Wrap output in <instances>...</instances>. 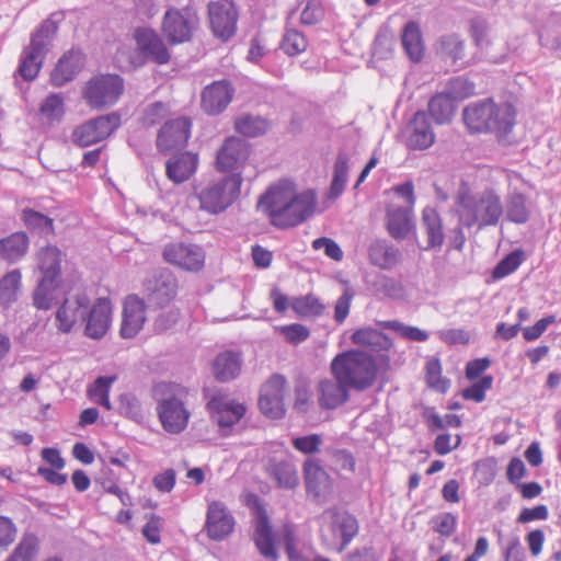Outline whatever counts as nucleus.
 Here are the masks:
<instances>
[{
	"label": "nucleus",
	"mask_w": 561,
	"mask_h": 561,
	"mask_svg": "<svg viewBox=\"0 0 561 561\" xmlns=\"http://www.w3.org/2000/svg\"><path fill=\"white\" fill-rule=\"evenodd\" d=\"M146 322V304L137 295H128L123 305L121 336L133 339Z\"/></svg>",
	"instance_id": "6ab92c4d"
},
{
	"label": "nucleus",
	"mask_w": 561,
	"mask_h": 561,
	"mask_svg": "<svg viewBox=\"0 0 561 561\" xmlns=\"http://www.w3.org/2000/svg\"><path fill=\"white\" fill-rule=\"evenodd\" d=\"M84 65L83 55L79 49H70L58 60L51 72V83L62 87L75 79Z\"/></svg>",
	"instance_id": "393cba45"
},
{
	"label": "nucleus",
	"mask_w": 561,
	"mask_h": 561,
	"mask_svg": "<svg viewBox=\"0 0 561 561\" xmlns=\"http://www.w3.org/2000/svg\"><path fill=\"white\" fill-rule=\"evenodd\" d=\"M401 43L407 56L413 62H419L424 56L422 32L416 22H408L401 34Z\"/></svg>",
	"instance_id": "2f4dec72"
},
{
	"label": "nucleus",
	"mask_w": 561,
	"mask_h": 561,
	"mask_svg": "<svg viewBox=\"0 0 561 561\" xmlns=\"http://www.w3.org/2000/svg\"><path fill=\"white\" fill-rule=\"evenodd\" d=\"M317 195L313 190L296 193L290 183L272 185L259 199L257 209L279 229L296 227L314 211Z\"/></svg>",
	"instance_id": "f257e3e1"
},
{
	"label": "nucleus",
	"mask_w": 561,
	"mask_h": 561,
	"mask_svg": "<svg viewBox=\"0 0 561 561\" xmlns=\"http://www.w3.org/2000/svg\"><path fill=\"white\" fill-rule=\"evenodd\" d=\"M290 307L299 317H319L325 308L320 299L311 294L295 297L290 302Z\"/></svg>",
	"instance_id": "c03bdc74"
},
{
	"label": "nucleus",
	"mask_w": 561,
	"mask_h": 561,
	"mask_svg": "<svg viewBox=\"0 0 561 561\" xmlns=\"http://www.w3.org/2000/svg\"><path fill=\"white\" fill-rule=\"evenodd\" d=\"M457 213L460 225L467 228L477 225L481 230L500 222L503 204L493 190H485L478 195L461 191L457 197Z\"/></svg>",
	"instance_id": "7ed1b4c3"
},
{
	"label": "nucleus",
	"mask_w": 561,
	"mask_h": 561,
	"mask_svg": "<svg viewBox=\"0 0 561 561\" xmlns=\"http://www.w3.org/2000/svg\"><path fill=\"white\" fill-rule=\"evenodd\" d=\"M399 250L388 244L386 241H376L369 247V257L373 264L389 268L394 265L399 259Z\"/></svg>",
	"instance_id": "79ce46f5"
},
{
	"label": "nucleus",
	"mask_w": 561,
	"mask_h": 561,
	"mask_svg": "<svg viewBox=\"0 0 561 561\" xmlns=\"http://www.w3.org/2000/svg\"><path fill=\"white\" fill-rule=\"evenodd\" d=\"M304 476L307 491L321 496L329 485V476L316 459L308 458L304 462Z\"/></svg>",
	"instance_id": "7c9ffc66"
},
{
	"label": "nucleus",
	"mask_w": 561,
	"mask_h": 561,
	"mask_svg": "<svg viewBox=\"0 0 561 561\" xmlns=\"http://www.w3.org/2000/svg\"><path fill=\"white\" fill-rule=\"evenodd\" d=\"M457 524V515L449 512L439 513L431 519L432 529L443 537H450L455 533Z\"/></svg>",
	"instance_id": "5fc2aeb1"
},
{
	"label": "nucleus",
	"mask_w": 561,
	"mask_h": 561,
	"mask_svg": "<svg viewBox=\"0 0 561 561\" xmlns=\"http://www.w3.org/2000/svg\"><path fill=\"white\" fill-rule=\"evenodd\" d=\"M426 382L430 388L440 392H446L449 388V380L442 377L440 360L433 357L426 362Z\"/></svg>",
	"instance_id": "8fccbe9b"
},
{
	"label": "nucleus",
	"mask_w": 561,
	"mask_h": 561,
	"mask_svg": "<svg viewBox=\"0 0 561 561\" xmlns=\"http://www.w3.org/2000/svg\"><path fill=\"white\" fill-rule=\"evenodd\" d=\"M121 413L134 421H140L144 416L139 400L130 393L121 396Z\"/></svg>",
	"instance_id": "69168bd1"
},
{
	"label": "nucleus",
	"mask_w": 561,
	"mask_h": 561,
	"mask_svg": "<svg viewBox=\"0 0 561 561\" xmlns=\"http://www.w3.org/2000/svg\"><path fill=\"white\" fill-rule=\"evenodd\" d=\"M25 225L31 229H38L41 231H49L53 229V220L46 215L33 209H26L23 213Z\"/></svg>",
	"instance_id": "0e129e2a"
},
{
	"label": "nucleus",
	"mask_w": 561,
	"mask_h": 561,
	"mask_svg": "<svg viewBox=\"0 0 561 561\" xmlns=\"http://www.w3.org/2000/svg\"><path fill=\"white\" fill-rule=\"evenodd\" d=\"M252 540L264 559L278 560L279 554L275 547L273 528L266 512L262 508L257 510L255 515Z\"/></svg>",
	"instance_id": "412c9836"
},
{
	"label": "nucleus",
	"mask_w": 561,
	"mask_h": 561,
	"mask_svg": "<svg viewBox=\"0 0 561 561\" xmlns=\"http://www.w3.org/2000/svg\"><path fill=\"white\" fill-rule=\"evenodd\" d=\"M334 378L348 385L352 389L363 391L371 387L377 378L378 366L367 352L348 350L339 353L331 362Z\"/></svg>",
	"instance_id": "20e7f679"
},
{
	"label": "nucleus",
	"mask_w": 561,
	"mask_h": 561,
	"mask_svg": "<svg viewBox=\"0 0 561 561\" xmlns=\"http://www.w3.org/2000/svg\"><path fill=\"white\" fill-rule=\"evenodd\" d=\"M168 112L169 108L163 102L151 103L145 110L142 122L146 126H154L168 115Z\"/></svg>",
	"instance_id": "338daca9"
},
{
	"label": "nucleus",
	"mask_w": 561,
	"mask_h": 561,
	"mask_svg": "<svg viewBox=\"0 0 561 561\" xmlns=\"http://www.w3.org/2000/svg\"><path fill=\"white\" fill-rule=\"evenodd\" d=\"M208 16L215 36L227 41L234 35L238 12L232 2L226 0L209 2Z\"/></svg>",
	"instance_id": "2eb2a0df"
},
{
	"label": "nucleus",
	"mask_w": 561,
	"mask_h": 561,
	"mask_svg": "<svg viewBox=\"0 0 561 561\" xmlns=\"http://www.w3.org/2000/svg\"><path fill=\"white\" fill-rule=\"evenodd\" d=\"M516 112L512 104H496L485 99L469 104L463 110V121L476 133L492 131L499 137L510 134L515 125Z\"/></svg>",
	"instance_id": "f03ea898"
},
{
	"label": "nucleus",
	"mask_w": 561,
	"mask_h": 561,
	"mask_svg": "<svg viewBox=\"0 0 561 561\" xmlns=\"http://www.w3.org/2000/svg\"><path fill=\"white\" fill-rule=\"evenodd\" d=\"M348 174V159L346 154L340 153L334 163L333 179L330 185L329 196L339 197L346 185Z\"/></svg>",
	"instance_id": "a18cd8bd"
},
{
	"label": "nucleus",
	"mask_w": 561,
	"mask_h": 561,
	"mask_svg": "<svg viewBox=\"0 0 561 561\" xmlns=\"http://www.w3.org/2000/svg\"><path fill=\"white\" fill-rule=\"evenodd\" d=\"M50 27L55 28L51 22L46 21L31 37L30 45L22 51L18 68L19 75L26 81L34 80L43 64L46 54Z\"/></svg>",
	"instance_id": "9d476101"
},
{
	"label": "nucleus",
	"mask_w": 561,
	"mask_h": 561,
	"mask_svg": "<svg viewBox=\"0 0 561 561\" xmlns=\"http://www.w3.org/2000/svg\"><path fill=\"white\" fill-rule=\"evenodd\" d=\"M354 296L355 294L351 288H345L335 301L333 318L336 323L342 324L346 320Z\"/></svg>",
	"instance_id": "e2e57ef3"
},
{
	"label": "nucleus",
	"mask_w": 561,
	"mask_h": 561,
	"mask_svg": "<svg viewBox=\"0 0 561 561\" xmlns=\"http://www.w3.org/2000/svg\"><path fill=\"white\" fill-rule=\"evenodd\" d=\"M234 89L228 80L214 81L202 92V108L209 115H218L232 101Z\"/></svg>",
	"instance_id": "4be33fe9"
},
{
	"label": "nucleus",
	"mask_w": 561,
	"mask_h": 561,
	"mask_svg": "<svg viewBox=\"0 0 561 561\" xmlns=\"http://www.w3.org/2000/svg\"><path fill=\"white\" fill-rule=\"evenodd\" d=\"M137 50L130 51L129 64L131 68H139L151 61L165 65L170 60V53L156 32L149 28H138L135 33Z\"/></svg>",
	"instance_id": "6e6552de"
},
{
	"label": "nucleus",
	"mask_w": 561,
	"mask_h": 561,
	"mask_svg": "<svg viewBox=\"0 0 561 561\" xmlns=\"http://www.w3.org/2000/svg\"><path fill=\"white\" fill-rule=\"evenodd\" d=\"M437 54L454 65L463 64L465 42L456 34L444 35L439 38Z\"/></svg>",
	"instance_id": "ea45409f"
},
{
	"label": "nucleus",
	"mask_w": 561,
	"mask_h": 561,
	"mask_svg": "<svg viewBox=\"0 0 561 561\" xmlns=\"http://www.w3.org/2000/svg\"><path fill=\"white\" fill-rule=\"evenodd\" d=\"M523 262V252L520 250H514L505 255L494 267V278H503L513 272H515Z\"/></svg>",
	"instance_id": "6e6d98bb"
},
{
	"label": "nucleus",
	"mask_w": 561,
	"mask_h": 561,
	"mask_svg": "<svg viewBox=\"0 0 561 561\" xmlns=\"http://www.w3.org/2000/svg\"><path fill=\"white\" fill-rule=\"evenodd\" d=\"M314 250H323L324 254L334 261H341L343 259V251L341 247L333 240L327 237H321L312 242Z\"/></svg>",
	"instance_id": "774afa93"
},
{
	"label": "nucleus",
	"mask_w": 561,
	"mask_h": 561,
	"mask_svg": "<svg viewBox=\"0 0 561 561\" xmlns=\"http://www.w3.org/2000/svg\"><path fill=\"white\" fill-rule=\"evenodd\" d=\"M157 412L162 427L171 434L183 432L191 415L182 400L175 397L161 400L157 405Z\"/></svg>",
	"instance_id": "dca6fc26"
},
{
	"label": "nucleus",
	"mask_w": 561,
	"mask_h": 561,
	"mask_svg": "<svg viewBox=\"0 0 561 561\" xmlns=\"http://www.w3.org/2000/svg\"><path fill=\"white\" fill-rule=\"evenodd\" d=\"M198 157L192 152L173 156L165 163L168 179L174 184L187 181L197 170Z\"/></svg>",
	"instance_id": "a878e982"
},
{
	"label": "nucleus",
	"mask_w": 561,
	"mask_h": 561,
	"mask_svg": "<svg viewBox=\"0 0 561 561\" xmlns=\"http://www.w3.org/2000/svg\"><path fill=\"white\" fill-rule=\"evenodd\" d=\"M89 305L90 298L84 293L65 298L55 313L57 331L69 334L79 322L83 323Z\"/></svg>",
	"instance_id": "f8f14e48"
},
{
	"label": "nucleus",
	"mask_w": 561,
	"mask_h": 561,
	"mask_svg": "<svg viewBox=\"0 0 561 561\" xmlns=\"http://www.w3.org/2000/svg\"><path fill=\"white\" fill-rule=\"evenodd\" d=\"M148 304L157 308L169 305L176 295L178 282L174 274L168 268H159L144 283Z\"/></svg>",
	"instance_id": "9b49d317"
},
{
	"label": "nucleus",
	"mask_w": 561,
	"mask_h": 561,
	"mask_svg": "<svg viewBox=\"0 0 561 561\" xmlns=\"http://www.w3.org/2000/svg\"><path fill=\"white\" fill-rule=\"evenodd\" d=\"M280 48L288 56H296L307 48L305 36L296 30H287L283 36Z\"/></svg>",
	"instance_id": "603ef678"
},
{
	"label": "nucleus",
	"mask_w": 561,
	"mask_h": 561,
	"mask_svg": "<svg viewBox=\"0 0 561 561\" xmlns=\"http://www.w3.org/2000/svg\"><path fill=\"white\" fill-rule=\"evenodd\" d=\"M123 91V78L107 73L90 79L83 90V96L91 107L100 110L115 104Z\"/></svg>",
	"instance_id": "1a4fd4ad"
},
{
	"label": "nucleus",
	"mask_w": 561,
	"mask_h": 561,
	"mask_svg": "<svg viewBox=\"0 0 561 561\" xmlns=\"http://www.w3.org/2000/svg\"><path fill=\"white\" fill-rule=\"evenodd\" d=\"M267 128L266 119L260 116L243 115L236 121V130L247 137L263 135Z\"/></svg>",
	"instance_id": "09e8293b"
},
{
	"label": "nucleus",
	"mask_w": 561,
	"mask_h": 561,
	"mask_svg": "<svg viewBox=\"0 0 561 561\" xmlns=\"http://www.w3.org/2000/svg\"><path fill=\"white\" fill-rule=\"evenodd\" d=\"M234 528V518L219 501H214L208 505L206 515L207 535L211 540L221 541L228 537Z\"/></svg>",
	"instance_id": "aec40b11"
},
{
	"label": "nucleus",
	"mask_w": 561,
	"mask_h": 561,
	"mask_svg": "<svg viewBox=\"0 0 561 561\" xmlns=\"http://www.w3.org/2000/svg\"><path fill=\"white\" fill-rule=\"evenodd\" d=\"M286 379L282 375H273L261 388L259 408L261 412L274 420L285 415L284 390Z\"/></svg>",
	"instance_id": "4468645a"
},
{
	"label": "nucleus",
	"mask_w": 561,
	"mask_h": 561,
	"mask_svg": "<svg viewBox=\"0 0 561 561\" xmlns=\"http://www.w3.org/2000/svg\"><path fill=\"white\" fill-rule=\"evenodd\" d=\"M444 91L457 103L474 93V84L463 77H457L449 80Z\"/></svg>",
	"instance_id": "864d4df0"
},
{
	"label": "nucleus",
	"mask_w": 561,
	"mask_h": 561,
	"mask_svg": "<svg viewBox=\"0 0 561 561\" xmlns=\"http://www.w3.org/2000/svg\"><path fill=\"white\" fill-rule=\"evenodd\" d=\"M456 110V102L445 91L436 93L428 102V112L439 124L448 123Z\"/></svg>",
	"instance_id": "58836bf2"
},
{
	"label": "nucleus",
	"mask_w": 561,
	"mask_h": 561,
	"mask_svg": "<svg viewBox=\"0 0 561 561\" xmlns=\"http://www.w3.org/2000/svg\"><path fill=\"white\" fill-rule=\"evenodd\" d=\"M242 181L241 173H231L195 186L194 194L201 210L210 215L224 213L239 197Z\"/></svg>",
	"instance_id": "39448f33"
},
{
	"label": "nucleus",
	"mask_w": 561,
	"mask_h": 561,
	"mask_svg": "<svg viewBox=\"0 0 561 561\" xmlns=\"http://www.w3.org/2000/svg\"><path fill=\"white\" fill-rule=\"evenodd\" d=\"M72 142L79 147H89L102 141L91 119L78 126L72 133Z\"/></svg>",
	"instance_id": "bf43d9fd"
},
{
	"label": "nucleus",
	"mask_w": 561,
	"mask_h": 561,
	"mask_svg": "<svg viewBox=\"0 0 561 561\" xmlns=\"http://www.w3.org/2000/svg\"><path fill=\"white\" fill-rule=\"evenodd\" d=\"M332 531L335 537L341 539L337 548L342 552L358 533V523L355 517L350 514H335L332 523Z\"/></svg>",
	"instance_id": "4c0bfd02"
},
{
	"label": "nucleus",
	"mask_w": 561,
	"mask_h": 561,
	"mask_svg": "<svg viewBox=\"0 0 561 561\" xmlns=\"http://www.w3.org/2000/svg\"><path fill=\"white\" fill-rule=\"evenodd\" d=\"M249 157L248 142L238 137L227 138L216 156L217 169L224 172L232 171Z\"/></svg>",
	"instance_id": "b1692460"
},
{
	"label": "nucleus",
	"mask_w": 561,
	"mask_h": 561,
	"mask_svg": "<svg viewBox=\"0 0 561 561\" xmlns=\"http://www.w3.org/2000/svg\"><path fill=\"white\" fill-rule=\"evenodd\" d=\"M493 377L490 375L483 376L479 381L462 391V397L466 400L474 402H482L485 398V392L492 387Z\"/></svg>",
	"instance_id": "052dcab7"
},
{
	"label": "nucleus",
	"mask_w": 561,
	"mask_h": 561,
	"mask_svg": "<svg viewBox=\"0 0 561 561\" xmlns=\"http://www.w3.org/2000/svg\"><path fill=\"white\" fill-rule=\"evenodd\" d=\"M407 147L412 150H424L435 141V134L432 129L428 116L419 111L407 126Z\"/></svg>",
	"instance_id": "5701e85b"
},
{
	"label": "nucleus",
	"mask_w": 561,
	"mask_h": 561,
	"mask_svg": "<svg viewBox=\"0 0 561 561\" xmlns=\"http://www.w3.org/2000/svg\"><path fill=\"white\" fill-rule=\"evenodd\" d=\"M101 140L107 138L121 125V116L113 112L91 119Z\"/></svg>",
	"instance_id": "13d9d810"
},
{
	"label": "nucleus",
	"mask_w": 561,
	"mask_h": 561,
	"mask_svg": "<svg viewBox=\"0 0 561 561\" xmlns=\"http://www.w3.org/2000/svg\"><path fill=\"white\" fill-rule=\"evenodd\" d=\"M386 225L389 234L397 240L405 239L413 228L410 211L400 206L388 208L386 214Z\"/></svg>",
	"instance_id": "c756f323"
},
{
	"label": "nucleus",
	"mask_w": 561,
	"mask_h": 561,
	"mask_svg": "<svg viewBox=\"0 0 561 561\" xmlns=\"http://www.w3.org/2000/svg\"><path fill=\"white\" fill-rule=\"evenodd\" d=\"M112 322V306L108 298L100 297L93 305H89L85 319L83 321L84 334L93 340L102 339Z\"/></svg>",
	"instance_id": "f3484780"
},
{
	"label": "nucleus",
	"mask_w": 561,
	"mask_h": 561,
	"mask_svg": "<svg viewBox=\"0 0 561 561\" xmlns=\"http://www.w3.org/2000/svg\"><path fill=\"white\" fill-rule=\"evenodd\" d=\"M22 275L20 270L15 268L8 272L0 279V306L7 308L16 299L21 289Z\"/></svg>",
	"instance_id": "a19ab883"
},
{
	"label": "nucleus",
	"mask_w": 561,
	"mask_h": 561,
	"mask_svg": "<svg viewBox=\"0 0 561 561\" xmlns=\"http://www.w3.org/2000/svg\"><path fill=\"white\" fill-rule=\"evenodd\" d=\"M115 379L116 378L114 376H99L93 386L89 389V396L91 399L107 411L112 409L110 389Z\"/></svg>",
	"instance_id": "de8ad7c7"
},
{
	"label": "nucleus",
	"mask_w": 561,
	"mask_h": 561,
	"mask_svg": "<svg viewBox=\"0 0 561 561\" xmlns=\"http://www.w3.org/2000/svg\"><path fill=\"white\" fill-rule=\"evenodd\" d=\"M382 327L398 332L402 337L410 341L424 342L428 339V333L426 331L421 330L417 327L405 325L396 320L386 321L382 323Z\"/></svg>",
	"instance_id": "4d7b16f0"
},
{
	"label": "nucleus",
	"mask_w": 561,
	"mask_h": 561,
	"mask_svg": "<svg viewBox=\"0 0 561 561\" xmlns=\"http://www.w3.org/2000/svg\"><path fill=\"white\" fill-rule=\"evenodd\" d=\"M374 288L377 295H381L390 299L397 300L404 297V287L402 283L388 276L378 277L374 283Z\"/></svg>",
	"instance_id": "3c124183"
},
{
	"label": "nucleus",
	"mask_w": 561,
	"mask_h": 561,
	"mask_svg": "<svg viewBox=\"0 0 561 561\" xmlns=\"http://www.w3.org/2000/svg\"><path fill=\"white\" fill-rule=\"evenodd\" d=\"M352 341L376 353L388 351L392 346L391 340L385 333L373 328L357 329L352 334Z\"/></svg>",
	"instance_id": "f704fd0d"
},
{
	"label": "nucleus",
	"mask_w": 561,
	"mask_h": 561,
	"mask_svg": "<svg viewBox=\"0 0 561 561\" xmlns=\"http://www.w3.org/2000/svg\"><path fill=\"white\" fill-rule=\"evenodd\" d=\"M163 259L181 270L198 272L205 265V251L201 245L193 243H170L163 249Z\"/></svg>",
	"instance_id": "ddd939ff"
},
{
	"label": "nucleus",
	"mask_w": 561,
	"mask_h": 561,
	"mask_svg": "<svg viewBox=\"0 0 561 561\" xmlns=\"http://www.w3.org/2000/svg\"><path fill=\"white\" fill-rule=\"evenodd\" d=\"M191 127V121L186 117H178L165 122L158 133L157 147L161 151L184 147L190 139Z\"/></svg>",
	"instance_id": "a211bd4d"
},
{
	"label": "nucleus",
	"mask_w": 561,
	"mask_h": 561,
	"mask_svg": "<svg viewBox=\"0 0 561 561\" xmlns=\"http://www.w3.org/2000/svg\"><path fill=\"white\" fill-rule=\"evenodd\" d=\"M505 219L516 225H524L529 220L530 209L527 198L519 192L510 193L503 206Z\"/></svg>",
	"instance_id": "473e14b6"
},
{
	"label": "nucleus",
	"mask_w": 561,
	"mask_h": 561,
	"mask_svg": "<svg viewBox=\"0 0 561 561\" xmlns=\"http://www.w3.org/2000/svg\"><path fill=\"white\" fill-rule=\"evenodd\" d=\"M61 252L55 247H46L38 253V267L42 277L33 293V305L38 310H48L58 301L60 286Z\"/></svg>",
	"instance_id": "423d86ee"
},
{
	"label": "nucleus",
	"mask_w": 561,
	"mask_h": 561,
	"mask_svg": "<svg viewBox=\"0 0 561 561\" xmlns=\"http://www.w3.org/2000/svg\"><path fill=\"white\" fill-rule=\"evenodd\" d=\"M352 389L345 382L334 379H324L319 383V404L327 410H333L345 403Z\"/></svg>",
	"instance_id": "bb28decb"
},
{
	"label": "nucleus",
	"mask_w": 561,
	"mask_h": 561,
	"mask_svg": "<svg viewBox=\"0 0 561 561\" xmlns=\"http://www.w3.org/2000/svg\"><path fill=\"white\" fill-rule=\"evenodd\" d=\"M39 113L49 122H59L65 114V100L61 93H49L41 103Z\"/></svg>",
	"instance_id": "49530a36"
},
{
	"label": "nucleus",
	"mask_w": 561,
	"mask_h": 561,
	"mask_svg": "<svg viewBox=\"0 0 561 561\" xmlns=\"http://www.w3.org/2000/svg\"><path fill=\"white\" fill-rule=\"evenodd\" d=\"M163 34L172 44L186 42L192 35V23L178 10H169L164 14Z\"/></svg>",
	"instance_id": "cd10ccee"
},
{
	"label": "nucleus",
	"mask_w": 561,
	"mask_h": 561,
	"mask_svg": "<svg viewBox=\"0 0 561 561\" xmlns=\"http://www.w3.org/2000/svg\"><path fill=\"white\" fill-rule=\"evenodd\" d=\"M322 438L319 434H309L305 436L295 437L293 446L298 451L305 455H312L319 451Z\"/></svg>",
	"instance_id": "680f3d73"
},
{
	"label": "nucleus",
	"mask_w": 561,
	"mask_h": 561,
	"mask_svg": "<svg viewBox=\"0 0 561 561\" xmlns=\"http://www.w3.org/2000/svg\"><path fill=\"white\" fill-rule=\"evenodd\" d=\"M38 550L37 537L34 534H25L5 561H33Z\"/></svg>",
	"instance_id": "37998d69"
},
{
	"label": "nucleus",
	"mask_w": 561,
	"mask_h": 561,
	"mask_svg": "<svg viewBox=\"0 0 561 561\" xmlns=\"http://www.w3.org/2000/svg\"><path fill=\"white\" fill-rule=\"evenodd\" d=\"M241 356L232 351L219 353L213 362V374L218 381L227 382L234 379L241 370Z\"/></svg>",
	"instance_id": "c85d7f7f"
},
{
	"label": "nucleus",
	"mask_w": 561,
	"mask_h": 561,
	"mask_svg": "<svg viewBox=\"0 0 561 561\" xmlns=\"http://www.w3.org/2000/svg\"><path fill=\"white\" fill-rule=\"evenodd\" d=\"M267 472L283 489H294L299 482L295 465L287 460L271 459L267 465Z\"/></svg>",
	"instance_id": "72a5a7b5"
},
{
	"label": "nucleus",
	"mask_w": 561,
	"mask_h": 561,
	"mask_svg": "<svg viewBox=\"0 0 561 561\" xmlns=\"http://www.w3.org/2000/svg\"><path fill=\"white\" fill-rule=\"evenodd\" d=\"M207 411L214 423L217 424L221 436H230L237 425L247 413V407L220 392L213 394L206 404Z\"/></svg>",
	"instance_id": "0eeeda50"
},
{
	"label": "nucleus",
	"mask_w": 561,
	"mask_h": 561,
	"mask_svg": "<svg viewBox=\"0 0 561 561\" xmlns=\"http://www.w3.org/2000/svg\"><path fill=\"white\" fill-rule=\"evenodd\" d=\"M28 238L24 232H15L0 240V254L9 263L21 260L27 251Z\"/></svg>",
	"instance_id": "e433bc0d"
},
{
	"label": "nucleus",
	"mask_w": 561,
	"mask_h": 561,
	"mask_svg": "<svg viewBox=\"0 0 561 561\" xmlns=\"http://www.w3.org/2000/svg\"><path fill=\"white\" fill-rule=\"evenodd\" d=\"M422 225L427 234V248H440L444 243L442 219L435 208L425 207L422 211Z\"/></svg>",
	"instance_id": "c9c22d12"
}]
</instances>
